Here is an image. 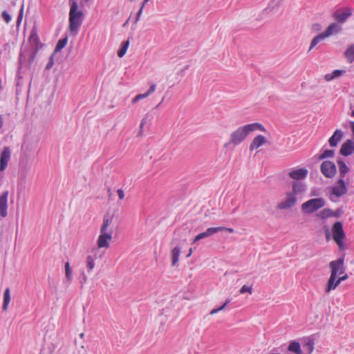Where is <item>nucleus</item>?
I'll return each instance as SVG.
<instances>
[{
	"label": "nucleus",
	"instance_id": "obj_1",
	"mask_svg": "<svg viewBox=\"0 0 354 354\" xmlns=\"http://www.w3.org/2000/svg\"><path fill=\"white\" fill-rule=\"evenodd\" d=\"M255 131H265L264 127L258 122L248 124L244 126L239 127L235 131H232L227 145L236 146L243 142L247 136L252 132Z\"/></svg>",
	"mask_w": 354,
	"mask_h": 354
},
{
	"label": "nucleus",
	"instance_id": "obj_2",
	"mask_svg": "<svg viewBox=\"0 0 354 354\" xmlns=\"http://www.w3.org/2000/svg\"><path fill=\"white\" fill-rule=\"evenodd\" d=\"M84 19L83 12L78 10L77 2H71L69 12V30L77 34Z\"/></svg>",
	"mask_w": 354,
	"mask_h": 354
},
{
	"label": "nucleus",
	"instance_id": "obj_3",
	"mask_svg": "<svg viewBox=\"0 0 354 354\" xmlns=\"http://www.w3.org/2000/svg\"><path fill=\"white\" fill-rule=\"evenodd\" d=\"M326 202L322 198H315L310 199L301 205V209L304 214H310L315 212L319 209L323 207Z\"/></svg>",
	"mask_w": 354,
	"mask_h": 354
},
{
	"label": "nucleus",
	"instance_id": "obj_4",
	"mask_svg": "<svg viewBox=\"0 0 354 354\" xmlns=\"http://www.w3.org/2000/svg\"><path fill=\"white\" fill-rule=\"evenodd\" d=\"M333 238L340 250L345 248L344 239H345V233L343 229V224L341 221L335 222L332 227Z\"/></svg>",
	"mask_w": 354,
	"mask_h": 354
},
{
	"label": "nucleus",
	"instance_id": "obj_5",
	"mask_svg": "<svg viewBox=\"0 0 354 354\" xmlns=\"http://www.w3.org/2000/svg\"><path fill=\"white\" fill-rule=\"evenodd\" d=\"M346 192L347 188L346 187L345 181L344 179L339 178L336 185L332 187L329 198L333 202H337V198L342 196Z\"/></svg>",
	"mask_w": 354,
	"mask_h": 354
},
{
	"label": "nucleus",
	"instance_id": "obj_6",
	"mask_svg": "<svg viewBox=\"0 0 354 354\" xmlns=\"http://www.w3.org/2000/svg\"><path fill=\"white\" fill-rule=\"evenodd\" d=\"M320 171L326 178H332L337 173V167L333 162L324 160L320 165Z\"/></svg>",
	"mask_w": 354,
	"mask_h": 354
},
{
	"label": "nucleus",
	"instance_id": "obj_7",
	"mask_svg": "<svg viewBox=\"0 0 354 354\" xmlns=\"http://www.w3.org/2000/svg\"><path fill=\"white\" fill-rule=\"evenodd\" d=\"M297 202V196H295L294 193L288 192L286 193L285 198L277 204V208L280 210L288 209L295 206Z\"/></svg>",
	"mask_w": 354,
	"mask_h": 354
},
{
	"label": "nucleus",
	"instance_id": "obj_8",
	"mask_svg": "<svg viewBox=\"0 0 354 354\" xmlns=\"http://www.w3.org/2000/svg\"><path fill=\"white\" fill-rule=\"evenodd\" d=\"M344 258L341 257L337 260L332 261L329 263V268H330V275L337 277L342 274L345 271L344 268Z\"/></svg>",
	"mask_w": 354,
	"mask_h": 354
},
{
	"label": "nucleus",
	"instance_id": "obj_9",
	"mask_svg": "<svg viewBox=\"0 0 354 354\" xmlns=\"http://www.w3.org/2000/svg\"><path fill=\"white\" fill-rule=\"evenodd\" d=\"M344 212L343 207H338L336 210L325 208L319 212V216L322 219H326L330 217L339 218Z\"/></svg>",
	"mask_w": 354,
	"mask_h": 354
},
{
	"label": "nucleus",
	"instance_id": "obj_10",
	"mask_svg": "<svg viewBox=\"0 0 354 354\" xmlns=\"http://www.w3.org/2000/svg\"><path fill=\"white\" fill-rule=\"evenodd\" d=\"M37 52L38 51L37 50H32V49H30V50L28 53H26V51H23V52L21 51L19 55V65L21 66L23 64V62L26 59V56L28 55V67L30 68L35 59Z\"/></svg>",
	"mask_w": 354,
	"mask_h": 354
},
{
	"label": "nucleus",
	"instance_id": "obj_11",
	"mask_svg": "<svg viewBox=\"0 0 354 354\" xmlns=\"http://www.w3.org/2000/svg\"><path fill=\"white\" fill-rule=\"evenodd\" d=\"M354 153V142L353 140H346L341 146L339 153L344 156H349Z\"/></svg>",
	"mask_w": 354,
	"mask_h": 354
},
{
	"label": "nucleus",
	"instance_id": "obj_12",
	"mask_svg": "<svg viewBox=\"0 0 354 354\" xmlns=\"http://www.w3.org/2000/svg\"><path fill=\"white\" fill-rule=\"evenodd\" d=\"M113 230L110 229L109 233H100L97 239V246L100 248H108L109 246V241L112 239Z\"/></svg>",
	"mask_w": 354,
	"mask_h": 354
},
{
	"label": "nucleus",
	"instance_id": "obj_13",
	"mask_svg": "<svg viewBox=\"0 0 354 354\" xmlns=\"http://www.w3.org/2000/svg\"><path fill=\"white\" fill-rule=\"evenodd\" d=\"M11 156V151L9 147H4L0 156V171H3Z\"/></svg>",
	"mask_w": 354,
	"mask_h": 354
},
{
	"label": "nucleus",
	"instance_id": "obj_14",
	"mask_svg": "<svg viewBox=\"0 0 354 354\" xmlns=\"http://www.w3.org/2000/svg\"><path fill=\"white\" fill-rule=\"evenodd\" d=\"M8 190L4 191L0 195V216L3 218L8 215Z\"/></svg>",
	"mask_w": 354,
	"mask_h": 354
},
{
	"label": "nucleus",
	"instance_id": "obj_15",
	"mask_svg": "<svg viewBox=\"0 0 354 354\" xmlns=\"http://www.w3.org/2000/svg\"><path fill=\"white\" fill-rule=\"evenodd\" d=\"M352 11L349 8H346L345 11L337 10L333 13L334 19L339 23H344L347 19L351 16Z\"/></svg>",
	"mask_w": 354,
	"mask_h": 354
},
{
	"label": "nucleus",
	"instance_id": "obj_16",
	"mask_svg": "<svg viewBox=\"0 0 354 354\" xmlns=\"http://www.w3.org/2000/svg\"><path fill=\"white\" fill-rule=\"evenodd\" d=\"M220 232H221V228H218L216 227H209L206 230V231H205L202 233H200L197 236H196L193 241V243L200 241L201 239L209 237V236L213 235L214 234H216V233H218Z\"/></svg>",
	"mask_w": 354,
	"mask_h": 354
},
{
	"label": "nucleus",
	"instance_id": "obj_17",
	"mask_svg": "<svg viewBox=\"0 0 354 354\" xmlns=\"http://www.w3.org/2000/svg\"><path fill=\"white\" fill-rule=\"evenodd\" d=\"M29 41L31 44L32 50H37L38 51L43 46V44L40 42L39 38L36 31L34 30L31 31Z\"/></svg>",
	"mask_w": 354,
	"mask_h": 354
},
{
	"label": "nucleus",
	"instance_id": "obj_18",
	"mask_svg": "<svg viewBox=\"0 0 354 354\" xmlns=\"http://www.w3.org/2000/svg\"><path fill=\"white\" fill-rule=\"evenodd\" d=\"M344 136V133L340 129H337L335 131L332 136L328 140V143L330 147H335L337 146L338 143L341 141Z\"/></svg>",
	"mask_w": 354,
	"mask_h": 354
},
{
	"label": "nucleus",
	"instance_id": "obj_19",
	"mask_svg": "<svg viewBox=\"0 0 354 354\" xmlns=\"http://www.w3.org/2000/svg\"><path fill=\"white\" fill-rule=\"evenodd\" d=\"M267 142V139L262 135H258L254 138L250 145V150L252 151L261 147Z\"/></svg>",
	"mask_w": 354,
	"mask_h": 354
},
{
	"label": "nucleus",
	"instance_id": "obj_20",
	"mask_svg": "<svg viewBox=\"0 0 354 354\" xmlns=\"http://www.w3.org/2000/svg\"><path fill=\"white\" fill-rule=\"evenodd\" d=\"M308 170L306 169H299L292 170L289 173V176L295 180H301L307 176Z\"/></svg>",
	"mask_w": 354,
	"mask_h": 354
},
{
	"label": "nucleus",
	"instance_id": "obj_21",
	"mask_svg": "<svg viewBox=\"0 0 354 354\" xmlns=\"http://www.w3.org/2000/svg\"><path fill=\"white\" fill-rule=\"evenodd\" d=\"M339 284L337 277L330 275L325 286L326 293H329L331 290H335Z\"/></svg>",
	"mask_w": 354,
	"mask_h": 354
},
{
	"label": "nucleus",
	"instance_id": "obj_22",
	"mask_svg": "<svg viewBox=\"0 0 354 354\" xmlns=\"http://www.w3.org/2000/svg\"><path fill=\"white\" fill-rule=\"evenodd\" d=\"M337 163L339 167V178L344 179L346 174L350 171L349 167L346 165L345 162L342 159H338Z\"/></svg>",
	"mask_w": 354,
	"mask_h": 354
},
{
	"label": "nucleus",
	"instance_id": "obj_23",
	"mask_svg": "<svg viewBox=\"0 0 354 354\" xmlns=\"http://www.w3.org/2000/svg\"><path fill=\"white\" fill-rule=\"evenodd\" d=\"M341 30V27L336 23H333L326 28V30L322 32L324 37H328L333 34L337 33Z\"/></svg>",
	"mask_w": 354,
	"mask_h": 354
},
{
	"label": "nucleus",
	"instance_id": "obj_24",
	"mask_svg": "<svg viewBox=\"0 0 354 354\" xmlns=\"http://www.w3.org/2000/svg\"><path fill=\"white\" fill-rule=\"evenodd\" d=\"M113 221L112 217L109 216V214H106L103 217V223L100 228V233H109L110 229L109 227L111 225Z\"/></svg>",
	"mask_w": 354,
	"mask_h": 354
},
{
	"label": "nucleus",
	"instance_id": "obj_25",
	"mask_svg": "<svg viewBox=\"0 0 354 354\" xmlns=\"http://www.w3.org/2000/svg\"><path fill=\"white\" fill-rule=\"evenodd\" d=\"M156 84H152L149 88L148 89V91L145 93H143V94H138L132 100V103L135 104L136 103L138 100H141V99H144L147 97H148L149 95H150L151 93H153L155 91H156Z\"/></svg>",
	"mask_w": 354,
	"mask_h": 354
},
{
	"label": "nucleus",
	"instance_id": "obj_26",
	"mask_svg": "<svg viewBox=\"0 0 354 354\" xmlns=\"http://www.w3.org/2000/svg\"><path fill=\"white\" fill-rule=\"evenodd\" d=\"M288 350L295 354H302L303 351L301 348L300 344L297 341H292L288 345Z\"/></svg>",
	"mask_w": 354,
	"mask_h": 354
},
{
	"label": "nucleus",
	"instance_id": "obj_27",
	"mask_svg": "<svg viewBox=\"0 0 354 354\" xmlns=\"http://www.w3.org/2000/svg\"><path fill=\"white\" fill-rule=\"evenodd\" d=\"M180 253V248L178 246L175 247L172 250L171 253V266H174L176 265V263L178 261L179 256Z\"/></svg>",
	"mask_w": 354,
	"mask_h": 354
},
{
	"label": "nucleus",
	"instance_id": "obj_28",
	"mask_svg": "<svg viewBox=\"0 0 354 354\" xmlns=\"http://www.w3.org/2000/svg\"><path fill=\"white\" fill-rule=\"evenodd\" d=\"M10 290L9 288H7L3 294V303L2 306L3 311H6L8 309V304L10 301Z\"/></svg>",
	"mask_w": 354,
	"mask_h": 354
},
{
	"label": "nucleus",
	"instance_id": "obj_29",
	"mask_svg": "<svg viewBox=\"0 0 354 354\" xmlns=\"http://www.w3.org/2000/svg\"><path fill=\"white\" fill-rule=\"evenodd\" d=\"M64 267L66 279L68 284H70L73 280V270L71 268L69 262H66Z\"/></svg>",
	"mask_w": 354,
	"mask_h": 354
},
{
	"label": "nucleus",
	"instance_id": "obj_30",
	"mask_svg": "<svg viewBox=\"0 0 354 354\" xmlns=\"http://www.w3.org/2000/svg\"><path fill=\"white\" fill-rule=\"evenodd\" d=\"M344 56L348 62L352 63L354 61V46H349L344 53Z\"/></svg>",
	"mask_w": 354,
	"mask_h": 354
},
{
	"label": "nucleus",
	"instance_id": "obj_31",
	"mask_svg": "<svg viewBox=\"0 0 354 354\" xmlns=\"http://www.w3.org/2000/svg\"><path fill=\"white\" fill-rule=\"evenodd\" d=\"M326 37L322 33L317 35L315 36L310 42V48L308 49V51H310L319 42L324 40Z\"/></svg>",
	"mask_w": 354,
	"mask_h": 354
},
{
	"label": "nucleus",
	"instance_id": "obj_32",
	"mask_svg": "<svg viewBox=\"0 0 354 354\" xmlns=\"http://www.w3.org/2000/svg\"><path fill=\"white\" fill-rule=\"evenodd\" d=\"M304 186L299 183L295 182L292 184V189L290 193H294V195L296 196L298 193H301L304 191Z\"/></svg>",
	"mask_w": 354,
	"mask_h": 354
},
{
	"label": "nucleus",
	"instance_id": "obj_33",
	"mask_svg": "<svg viewBox=\"0 0 354 354\" xmlns=\"http://www.w3.org/2000/svg\"><path fill=\"white\" fill-rule=\"evenodd\" d=\"M129 40H127L122 43V45H121L119 50L118 51V56L119 57H122L126 54L127 50L129 48Z\"/></svg>",
	"mask_w": 354,
	"mask_h": 354
},
{
	"label": "nucleus",
	"instance_id": "obj_34",
	"mask_svg": "<svg viewBox=\"0 0 354 354\" xmlns=\"http://www.w3.org/2000/svg\"><path fill=\"white\" fill-rule=\"evenodd\" d=\"M86 267L87 272L89 273L95 267V259L93 256H88L86 260Z\"/></svg>",
	"mask_w": 354,
	"mask_h": 354
},
{
	"label": "nucleus",
	"instance_id": "obj_35",
	"mask_svg": "<svg viewBox=\"0 0 354 354\" xmlns=\"http://www.w3.org/2000/svg\"><path fill=\"white\" fill-rule=\"evenodd\" d=\"M67 42H68L67 37L60 39L56 44L54 53H56L60 51L62 48H64L66 46V45L67 44Z\"/></svg>",
	"mask_w": 354,
	"mask_h": 354
},
{
	"label": "nucleus",
	"instance_id": "obj_36",
	"mask_svg": "<svg viewBox=\"0 0 354 354\" xmlns=\"http://www.w3.org/2000/svg\"><path fill=\"white\" fill-rule=\"evenodd\" d=\"M335 155V150L326 149L319 156V160H324L328 158H333Z\"/></svg>",
	"mask_w": 354,
	"mask_h": 354
},
{
	"label": "nucleus",
	"instance_id": "obj_37",
	"mask_svg": "<svg viewBox=\"0 0 354 354\" xmlns=\"http://www.w3.org/2000/svg\"><path fill=\"white\" fill-rule=\"evenodd\" d=\"M150 121V119L149 118L148 115H146L144 117L140 122V127H139V131L138 133V136L141 137L143 135V127L145 124L149 122Z\"/></svg>",
	"mask_w": 354,
	"mask_h": 354
},
{
	"label": "nucleus",
	"instance_id": "obj_38",
	"mask_svg": "<svg viewBox=\"0 0 354 354\" xmlns=\"http://www.w3.org/2000/svg\"><path fill=\"white\" fill-rule=\"evenodd\" d=\"M230 301H231V299H227L221 306H220L219 308H217L212 309L210 311L209 314L214 315V314L217 313L218 312L223 310L230 303Z\"/></svg>",
	"mask_w": 354,
	"mask_h": 354
},
{
	"label": "nucleus",
	"instance_id": "obj_39",
	"mask_svg": "<svg viewBox=\"0 0 354 354\" xmlns=\"http://www.w3.org/2000/svg\"><path fill=\"white\" fill-rule=\"evenodd\" d=\"M150 0H144L137 15H136V22L138 21L141 15H142V11H143V9L145 8V6L149 1Z\"/></svg>",
	"mask_w": 354,
	"mask_h": 354
},
{
	"label": "nucleus",
	"instance_id": "obj_40",
	"mask_svg": "<svg viewBox=\"0 0 354 354\" xmlns=\"http://www.w3.org/2000/svg\"><path fill=\"white\" fill-rule=\"evenodd\" d=\"M284 0H272L269 5V8L271 9H274L275 8H278Z\"/></svg>",
	"mask_w": 354,
	"mask_h": 354
},
{
	"label": "nucleus",
	"instance_id": "obj_41",
	"mask_svg": "<svg viewBox=\"0 0 354 354\" xmlns=\"http://www.w3.org/2000/svg\"><path fill=\"white\" fill-rule=\"evenodd\" d=\"M239 292L241 294H243V293H245V292H249L250 294H252V286H248L247 285H244L240 289Z\"/></svg>",
	"mask_w": 354,
	"mask_h": 354
},
{
	"label": "nucleus",
	"instance_id": "obj_42",
	"mask_svg": "<svg viewBox=\"0 0 354 354\" xmlns=\"http://www.w3.org/2000/svg\"><path fill=\"white\" fill-rule=\"evenodd\" d=\"M1 16L7 24H9L12 20V17L5 10L2 12Z\"/></svg>",
	"mask_w": 354,
	"mask_h": 354
},
{
	"label": "nucleus",
	"instance_id": "obj_43",
	"mask_svg": "<svg viewBox=\"0 0 354 354\" xmlns=\"http://www.w3.org/2000/svg\"><path fill=\"white\" fill-rule=\"evenodd\" d=\"M53 64H54V59H53V55H52L50 57L48 62L46 66V69H47V70L50 69L53 67Z\"/></svg>",
	"mask_w": 354,
	"mask_h": 354
},
{
	"label": "nucleus",
	"instance_id": "obj_44",
	"mask_svg": "<svg viewBox=\"0 0 354 354\" xmlns=\"http://www.w3.org/2000/svg\"><path fill=\"white\" fill-rule=\"evenodd\" d=\"M344 73V71L336 69L332 73V75L333 78H335L341 76Z\"/></svg>",
	"mask_w": 354,
	"mask_h": 354
},
{
	"label": "nucleus",
	"instance_id": "obj_45",
	"mask_svg": "<svg viewBox=\"0 0 354 354\" xmlns=\"http://www.w3.org/2000/svg\"><path fill=\"white\" fill-rule=\"evenodd\" d=\"M22 18H23V8L21 9L19 14L18 15L17 21V25H19L21 24Z\"/></svg>",
	"mask_w": 354,
	"mask_h": 354
},
{
	"label": "nucleus",
	"instance_id": "obj_46",
	"mask_svg": "<svg viewBox=\"0 0 354 354\" xmlns=\"http://www.w3.org/2000/svg\"><path fill=\"white\" fill-rule=\"evenodd\" d=\"M217 227L221 228V232H223V231H227L229 232H234V230L232 228H229V227H223V226Z\"/></svg>",
	"mask_w": 354,
	"mask_h": 354
},
{
	"label": "nucleus",
	"instance_id": "obj_47",
	"mask_svg": "<svg viewBox=\"0 0 354 354\" xmlns=\"http://www.w3.org/2000/svg\"><path fill=\"white\" fill-rule=\"evenodd\" d=\"M117 192H118L119 198L120 200H122L124 198V194L123 190L121 189H118Z\"/></svg>",
	"mask_w": 354,
	"mask_h": 354
},
{
	"label": "nucleus",
	"instance_id": "obj_48",
	"mask_svg": "<svg viewBox=\"0 0 354 354\" xmlns=\"http://www.w3.org/2000/svg\"><path fill=\"white\" fill-rule=\"evenodd\" d=\"M324 78L328 82L331 81L334 79L332 73H328V74L325 75Z\"/></svg>",
	"mask_w": 354,
	"mask_h": 354
},
{
	"label": "nucleus",
	"instance_id": "obj_49",
	"mask_svg": "<svg viewBox=\"0 0 354 354\" xmlns=\"http://www.w3.org/2000/svg\"><path fill=\"white\" fill-rule=\"evenodd\" d=\"M325 232H326V241H328L330 239L331 235H330L329 229L328 227L326 228Z\"/></svg>",
	"mask_w": 354,
	"mask_h": 354
},
{
	"label": "nucleus",
	"instance_id": "obj_50",
	"mask_svg": "<svg viewBox=\"0 0 354 354\" xmlns=\"http://www.w3.org/2000/svg\"><path fill=\"white\" fill-rule=\"evenodd\" d=\"M313 30L315 31H318L321 30V26L319 24H315L313 25Z\"/></svg>",
	"mask_w": 354,
	"mask_h": 354
},
{
	"label": "nucleus",
	"instance_id": "obj_51",
	"mask_svg": "<svg viewBox=\"0 0 354 354\" xmlns=\"http://www.w3.org/2000/svg\"><path fill=\"white\" fill-rule=\"evenodd\" d=\"M348 278V275L346 274L344 276L339 277L337 280L341 283L342 281H345Z\"/></svg>",
	"mask_w": 354,
	"mask_h": 354
},
{
	"label": "nucleus",
	"instance_id": "obj_52",
	"mask_svg": "<svg viewBox=\"0 0 354 354\" xmlns=\"http://www.w3.org/2000/svg\"><path fill=\"white\" fill-rule=\"evenodd\" d=\"M87 281V277L86 274L83 272L82 273V280L81 281L82 287L83 286V283H86Z\"/></svg>",
	"mask_w": 354,
	"mask_h": 354
},
{
	"label": "nucleus",
	"instance_id": "obj_53",
	"mask_svg": "<svg viewBox=\"0 0 354 354\" xmlns=\"http://www.w3.org/2000/svg\"><path fill=\"white\" fill-rule=\"evenodd\" d=\"M350 127H351L353 135L354 136V122L353 121L350 122Z\"/></svg>",
	"mask_w": 354,
	"mask_h": 354
},
{
	"label": "nucleus",
	"instance_id": "obj_54",
	"mask_svg": "<svg viewBox=\"0 0 354 354\" xmlns=\"http://www.w3.org/2000/svg\"><path fill=\"white\" fill-rule=\"evenodd\" d=\"M3 124V120L2 116L0 115V129L2 128Z\"/></svg>",
	"mask_w": 354,
	"mask_h": 354
},
{
	"label": "nucleus",
	"instance_id": "obj_55",
	"mask_svg": "<svg viewBox=\"0 0 354 354\" xmlns=\"http://www.w3.org/2000/svg\"><path fill=\"white\" fill-rule=\"evenodd\" d=\"M308 346H309L310 352H312L313 350V344L308 343Z\"/></svg>",
	"mask_w": 354,
	"mask_h": 354
},
{
	"label": "nucleus",
	"instance_id": "obj_56",
	"mask_svg": "<svg viewBox=\"0 0 354 354\" xmlns=\"http://www.w3.org/2000/svg\"><path fill=\"white\" fill-rule=\"evenodd\" d=\"M80 338H83L84 337V333H80Z\"/></svg>",
	"mask_w": 354,
	"mask_h": 354
},
{
	"label": "nucleus",
	"instance_id": "obj_57",
	"mask_svg": "<svg viewBox=\"0 0 354 354\" xmlns=\"http://www.w3.org/2000/svg\"><path fill=\"white\" fill-rule=\"evenodd\" d=\"M192 248L189 250V254H187V257H189L191 254H192Z\"/></svg>",
	"mask_w": 354,
	"mask_h": 354
},
{
	"label": "nucleus",
	"instance_id": "obj_58",
	"mask_svg": "<svg viewBox=\"0 0 354 354\" xmlns=\"http://www.w3.org/2000/svg\"><path fill=\"white\" fill-rule=\"evenodd\" d=\"M69 1H70V3H71V2H77V1H76V0H69Z\"/></svg>",
	"mask_w": 354,
	"mask_h": 354
},
{
	"label": "nucleus",
	"instance_id": "obj_59",
	"mask_svg": "<svg viewBox=\"0 0 354 354\" xmlns=\"http://www.w3.org/2000/svg\"><path fill=\"white\" fill-rule=\"evenodd\" d=\"M351 115L354 118V110L352 111Z\"/></svg>",
	"mask_w": 354,
	"mask_h": 354
},
{
	"label": "nucleus",
	"instance_id": "obj_60",
	"mask_svg": "<svg viewBox=\"0 0 354 354\" xmlns=\"http://www.w3.org/2000/svg\"><path fill=\"white\" fill-rule=\"evenodd\" d=\"M85 3H87L88 1H89L90 0H83Z\"/></svg>",
	"mask_w": 354,
	"mask_h": 354
},
{
	"label": "nucleus",
	"instance_id": "obj_61",
	"mask_svg": "<svg viewBox=\"0 0 354 354\" xmlns=\"http://www.w3.org/2000/svg\"><path fill=\"white\" fill-rule=\"evenodd\" d=\"M131 1H134L135 0H130Z\"/></svg>",
	"mask_w": 354,
	"mask_h": 354
}]
</instances>
